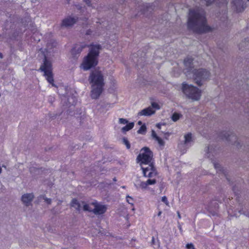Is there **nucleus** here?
<instances>
[{
  "label": "nucleus",
  "instance_id": "7",
  "mask_svg": "<svg viewBox=\"0 0 249 249\" xmlns=\"http://www.w3.org/2000/svg\"><path fill=\"white\" fill-rule=\"evenodd\" d=\"M98 62L97 58L88 54L84 58L81 68L85 71L89 70L91 68L96 66L98 64Z\"/></svg>",
  "mask_w": 249,
  "mask_h": 249
},
{
  "label": "nucleus",
  "instance_id": "2",
  "mask_svg": "<svg viewBox=\"0 0 249 249\" xmlns=\"http://www.w3.org/2000/svg\"><path fill=\"white\" fill-rule=\"evenodd\" d=\"M184 72L186 77L188 79H193L197 85H202L205 81L210 79L211 73L209 71L204 69L194 68L193 59L191 57H187L184 60Z\"/></svg>",
  "mask_w": 249,
  "mask_h": 249
},
{
  "label": "nucleus",
  "instance_id": "30",
  "mask_svg": "<svg viewBox=\"0 0 249 249\" xmlns=\"http://www.w3.org/2000/svg\"><path fill=\"white\" fill-rule=\"evenodd\" d=\"M152 136L155 140H157V137H159L154 130L152 131Z\"/></svg>",
  "mask_w": 249,
  "mask_h": 249
},
{
  "label": "nucleus",
  "instance_id": "17",
  "mask_svg": "<svg viewBox=\"0 0 249 249\" xmlns=\"http://www.w3.org/2000/svg\"><path fill=\"white\" fill-rule=\"evenodd\" d=\"M82 207L84 211L92 212L93 211V202L89 204H87L85 202H82Z\"/></svg>",
  "mask_w": 249,
  "mask_h": 249
},
{
  "label": "nucleus",
  "instance_id": "24",
  "mask_svg": "<svg viewBox=\"0 0 249 249\" xmlns=\"http://www.w3.org/2000/svg\"><path fill=\"white\" fill-rule=\"evenodd\" d=\"M126 201L129 204H131V205H133L134 200L133 198L130 196H126Z\"/></svg>",
  "mask_w": 249,
  "mask_h": 249
},
{
  "label": "nucleus",
  "instance_id": "27",
  "mask_svg": "<svg viewBox=\"0 0 249 249\" xmlns=\"http://www.w3.org/2000/svg\"><path fill=\"white\" fill-rule=\"evenodd\" d=\"M161 201L163 202H164L166 204V205L169 206V202L167 200L166 196H162L161 198Z\"/></svg>",
  "mask_w": 249,
  "mask_h": 249
},
{
  "label": "nucleus",
  "instance_id": "8",
  "mask_svg": "<svg viewBox=\"0 0 249 249\" xmlns=\"http://www.w3.org/2000/svg\"><path fill=\"white\" fill-rule=\"evenodd\" d=\"M143 176L145 177L153 178L157 175V171L152 163L146 165H142Z\"/></svg>",
  "mask_w": 249,
  "mask_h": 249
},
{
  "label": "nucleus",
  "instance_id": "23",
  "mask_svg": "<svg viewBox=\"0 0 249 249\" xmlns=\"http://www.w3.org/2000/svg\"><path fill=\"white\" fill-rule=\"evenodd\" d=\"M156 141L158 142L159 145L160 147L163 148V147L164 146V144H165L164 141L162 139H161L160 137H157V140Z\"/></svg>",
  "mask_w": 249,
  "mask_h": 249
},
{
  "label": "nucleus",
  "instance_id": "3",
  "mask_svg": "<svg viewBox=\"0 0 249 249\" xmlns=\"http://www.w3.org/2000/svg\"><path fill=\"white\" fill-rule=\"evenodd\" d=\"M89 80L91 86L90 96L92 99H98L103 90V75L100 71L95 70L91 72Z\"/></svg>",
  "mask_w": 249,
  "mask_h": 249
},
{
  "label": "nucleus",
  "instance_id": "29",
  "mask_svg": "<svg viewBox=\"0 0 249 249\" xmlns=\"http://www.w3.org/2000/svg\"><path fill=\"white\" fill-rule=\"evenodd\" d=\"M186 248L187 249H196V248H195L194 245L192 243L187 244L186 245Z\"/></svg>",
  "mask_w": 249,
  "mask_h": 249
},
{
  "label": "nucleus",
  "instance_id": "5",
  "mask_svg": "<svg viewBox=\"0 0 249 249\" xmlns=\"http://www.w3.org/2000/svg\"><path fill=\"white\" fill-rule=\"evenodd\" d=\"M39 69L41 71L44 72V75L45 76L47 81L51 84L52 86H54L52 63L51 61L47 60L46 57L44 58L43 64L41 66Z\"/></svg>",
  "mask_w": 249,
  "mask_h": 249
},
{
  "label": "nucleus",
  "instance_id": "40",
  "mask_svg": "<svg viewBox=\"0 0 249 249\" xmlns=\"http://www.w3.org/2000/svg\"><path fill=\"white\" fill-rule=\"evenodd\" d=\"M0 57H2V55L1 54L0 55Z\"/></svg>",
  "mask_w": 249,
  "mask_h": 249
},
{
  "label": "nucleus",
  "instance_id": "1",
  "mask_svg": "<svg viewBox=\"0 0 249 249\" xmlns=\"http://www.w3.org/2000/svg\"><path fill=\"white\" fill-rule=\"evenodd\" d=\"M188 27L197 34L209 32L213 29L207 24L204 10L198 8L190 10Z\"/></svg>",
  "mask_w": 249,
  "mask_h": 249
},
{
  "label": "nucleus",
  "instance_id": "31",
  "mask_svg": "<svg viewBox=\"0 0 249 249\" xmlns=\"http://www.w3.org/2000/svg\"><path fill=\"white\" fill-rule=\"evenodd\" d=\"M85 3L89 6H91V1L90 0H83Z\"/></svg>",
  "mask_w": 249,
  "mask_h": 249
},
{
  "label": "nucleus",
  "instance_id": "9",
  "mask_svg": "<svg viewBox=\"0 0 249 249\" xmlns=\"http://www.w3.org/2000/svg\"><path fill=\"white\" fill-rule=\"evenodd\" d=\"M231 6L232 10L236 12H242L246 7L244 0H231Z\"/></svg>",
  "mask_w": 249,
  "mask_h": 249
},
{
  "label": "nucleus",
  "instance_id": "18",
  "mask_svg": "<svg viewBox=\"0 0 249 249\" xmlns=\"http://www.w3.org/2000/svg\"><path fill=\"white\" fill-rule=\"evenodd\" d=\"M71 206L78 211H80L82 206V202H79L77 200L73 199L71 202Z\"/></svg>",
  "mask_w": 249,
  "mask_h": 249
},
{
  "label": "nucleus",
  "instance_id": "16",
  "mask_svg": "<svg viewBox=\"0 0 249 249\" xmlns=\"http://www.w3.org/2000/svg\"><path fill=\"white\" fill-rule=\"evenodd\" d=\"M224 137L228 141L232 143H233L237 140L236 136L231 132H226Z\"/></svg>",
  "mask_w": 249,
  "mask_h": 249
},
{
  "label": "nucleus",
  "instance_id": "19",
  "mask_svg": "<svg viewBox=\"0 0 249 249\" xmlns=\"http://www.w3.org/2000/svg\"><path fill=\"white\" fill-rule=\"evenodd\" d=\"M184 144L186 145H189L192 141V134L191 133H188L184 135Z\"/></svg>",
  "mask_w": 249,
  "mask_h": 249
},
{
  "label": "nucleus",
  "instance_id": "20",
  "mask_svg": "<svg viewBox=\"0 0 249 249\" xmlns=\"http://www.w3.org/2000/svg\"><path fill=\"white\" fill-rule=\"evenodd\" d=\"M134 126V123H130L128 124H127L125 126L123 127L122 128V131L123 132L128 131L129 130L131 129Z\"/></svg>",
  "mask_w": 249,
  "mask_h": 249
},
{
  "label": "nucleus",
  "instance_id": "15",
  "mask_svg": "<svg viewBox=\"0 0 249 249\" xmlns=\"http://www.w3.org/2000/svg\"><path fill=\"white\" fill-rule=\"evenodd\" d=\"M156 183L155 179H148L146 181H142L139 184V187L142 189H145L148 185H153Z\"/></svg>",
  "mask_w": 249,
  "mask_h": 249
},
{
  "label": "nucleus",
  "instance_id": "34",
  "mask_svg": "<svg viewBox=\"0 0 249 249\" xmlns=\"http://www.w3.org/2000/svg\"><path fill=\"white\" fill-rule=\"evenodd\" d=\"M154 243H155V239H154V237H152V243L153 244H154Z\"/></svg>",
  "mask_w": 249,
  "mask_h": 249
},
{
  "label": "nucleus",
  "instance_id": "21",
  "mask_svg": "<svg viewBox=\"0 0 249 249\" xmlns=\"http://www.w3.org/2000/svg\"><path fill=\"white\" fill-rule=\"evenodd\" d=\"M146 130V127L145 124H143L141 126L140 129L138 130L137 132L139 134H144L145 133Z\"/></svg>",
  "mask_w": 249,
  "mask_h": 249
},
{
  "label": "nucleus",
  "instance_id": "14",
  "mask_svg": "<svg viewBox=\"0 0 249 249\" xmlns=\"http://www.w3.org/2000/svg\"><path fill=\"white\" fill-rule=\"evenodd\" d=\"M155 112V110L154 109H153L152 107H148L139 112L138 113V116H151L152 114H154Z\"/></svg>",
  "mask_w": 249,
  "mask_h": 249
},
{
  "label": "nucleus",
  "instance_id": "36",
  "mask_svg": "<svg viewBox=\"0 0 249 249\" xmlns=\"http://www.w3.org/2000/svg\"><path fill=\"white\" fill-rule=\"evenodd\" d=\"M157 126L159 128H160V124H157Z\"/></svg>",
  "mask_w": 249,
  "mask_h": 249
},
{
  "label": "nucleus",
  "instance_id": "32",
  "mask_svg": "<svg viewBox=\"0 0 249 249\" xmlns=\"http://www.w3.org/2000/svg\"><path fill=\"white\" fill-rule=\"evenodd\" d=\"M44 200L48 204H50L51 203L52 201L51 199L46 197L44 198Z\"/></svg>",
  "mask_w": 249,
  "mask_h": 249
},
{
  "label": "nucleus",
  "instance_id": "22",
  "mask_svg": "<svg viewBox=\"0 0 249 249\" xmlns=\"http://www.w3.org/2000/svg\"><path fill=\"white\" fill-rule=\"evenodd\" d=\"M180 116H181L180 114L177 113H174L172 116V119L174 122H176L178 120H179Z\"/></svg>",
  "mask_w": 249,
  "mask_h": 249
},
{
  "label": "nucleus",
  "instance_id": "6",
  "mask_svg": "<svg viewBox=\"0 0 249 249\" xmlns=\"http://www.w3.org/2000/svg\"><path fill=\"white\" fill-rule=\"evenodd\" d=\"M153 154L151 151L147 147H143L141 150L140 154L137 157V160L140 162L141 166L147 165L152 163Z\"/></svg>",
  "mask_w": 249,
  "mask_h": 249
},
{
  "label": "nucleus",
  "instance_id": "10",
  "mask_svg": "<svg viewBox=\"0 0 249 249\" xmlns=\"http://www.w3.org/2000/svg\"><path fill=\"white\" fill-rule=\"evenodd\" d=\"M93 213L96 215H100L104 213L107 210V207L97 201L93 202Z\"/></svg>",
  "mask_w": 249,
  "mask_h": 249
},
{
  "label": "nucleus",
  "instance_id": "28",
  "mask_svg": "<svg viewBox=\"0 0 249 249\" xmlns=\"http://www.w3.org/2000/svg\"><path fill=\"white\" fill-rule=\"evenodd\" d=\"M119 122L120 124H126L128 123V121L126 119L124 118L119 119Z\"/></svg>",
  "mask_w": 249,
  "mask_h": 249
},
{
  "label": "nucleus",
  "instance_id": "13",
  "mask_svg": "<svg viewBox=\"0 0 249 249\" xmlns=\"http://www.w3.org/2000/svg\"><path fill=\"white\" fill-rule=\"evenodd\" d=\"M34 198V196L32 193L26 194L23 195L22 196L21 200L22 202L26 206H29L31 202L32 201L33 198Z\"/></svg>",
  "mask_w": 249,
  "mask_h": 249
},
{
  "label": "nucleus",
  "instance_id": "12",
  "mask_svg": "<svg viewBox=\"0 0 249 249\" xmlns=\"http://www.w3.org/2000/svg\"><path fill=\"white\" fill-rule=\"evenodd\" d=\"M89 51L88 54L98 58L102 46L99 44H91L89 46Z\"/></svg>",
  "mask_w": 249,
  "mask_h": 249
},
{
  "label": "nucleus",
  "instance_id": "25",
  "mask_svg": "<svg viewBox=\"0 0 249 249\" xmlns=\"http://www.w3.org/2000/svg\"><path fill=\"white\" fill-rule=\"evenodd\" d=\"M123 141L124 143L126 145L127 149H129L130 147V145L128 141L126 138H123Z\"/></svg>",
  "mask_w": 249,
  "mask_h": 249
},
{
  "label": "nucleus",
  "instance_id": "4",
  "mask_svg": "<svg viewBox=\"0 0 249 249\" xmlns=\"http://www.w3.org/2000/svg\"><path fill=\"white\" fill-rule=\"evenodd\" d=\"M182 90L188 98L194 101H198L201 96V90L197 88L185 83L182 84Z\"/></svg>",
  "mask_w": 249,
  "mask_h": 249
},
{
  "label": "nucleus",
  "instance_id": "37",
  "mask_svg": "<svg viewBox=\"0 0 249 249\" xmlns=\"http://www.w3.org/2000/svg\"><path fill=\"white\" fill-rule=\"evenodd\" d=\"M138 124H139V125H141V124H142V122H141V121H139V122H138Z\"/></svg>",
  "mask_w": 249,
  "mask_h": 249
},
{
  "label": "nucleus",
  "instance_id": "26",
  "mask_svg": "<svg viewBox=\"0 0 249 249\" xmlns=\"http://www.w3.org/2000/svg\"><path fill=\"white\" fill-rule=\"evenodd\" d=\"M149 107H152L153 109H154V108L157 109H160L159 105L155 102L152 103L151 106H150Z\"/></svg>",
  "mask_w": 249,
  "mask_h": 249
},
{
  "label": "nucleus",
  "instance_id": "35",
  "mask_svg": "<svg viewBox=\"0 0 249 249\" xmlns=\"http://www.w3.org/2000/svg\"><path fill=\"white\" fill-rule=\"evenodd\" d=\"M161 211H160L158 214V215L159 216L161 215Z\"/></svg>",
  "mask_w": 249,
  "mask_h": 249
},
{
  "label": "nucleus",
  "instance_id": "11",
  "mask_svg": "<svg viewBox=\"0 0 249 249\" xmlns=\"http://www.w3.org/2000/svg\"><path fill=\"white\" fill-rule=\"evenodd\" d=\"M77 20L78 18L77 17L69 16L62 20L61 26L66 28L71 27Z\"/></svg>",
  "mask_w": 249,
  "mask_h": 249
},
{
  "label": "nucleus",
  "instance_id": "33",
  "mask_svg": "<svg viewBox=\"0 0 249 249\" xmlns=\"http://www.w3.org/2000/svg\"><path fill=\"white\" fill-rule=\"evenodd\" d=\"M178 213V217L179 219H180V218H181V215H180V214L178 212V213Z\"/></svg>",
  "mask_w": 249,
  "mask_h": 249
},
{
  "label": "nucleus",
  "instance_id": "41",
  "mask_svg": "<svg viewBox=\"0 0 249 249\" xmlns=\"http://www.w3.org/2000/svg\"><path fill=\"white\" fill-rule=\"evenodd\" d=\"M249 1V0H248Z\"/></svg>",
  "mask_w": 249,
  "mask_h": 249
},
{
  "label": "nucleus",
  "instance_id": "38",
  "mask_svg": "<svg viewBox=\"0 0 249 249\" xmlns=\"http://www.w3.org/2000/svg\"><path fill=\"white\" fill-rule=\"evenodd\" d=\"M224 19H227V16L226 15H225V16L224 17Z\"/></svg>",
  "mask_w": 249,
  "mask_h": 249
},
{
  "label": "nucleus",
  "instance_id": "39",
  "mask_svg": "<svg viewBox=\"0 0 249 249\" xmlns=\"http://www.w3.org/2000/svg\"><path fill=\"white\" fill-rule=\"evenodd\" d=\"M84 48V47H82V48L81 49H80V51H82V49Z\"/></svg>",
  "mask_w": 249,
  "mask_h": 249
}]
</instances>
